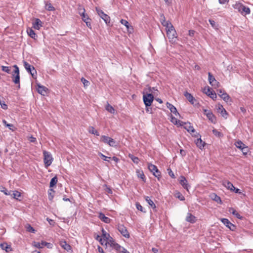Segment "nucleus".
Wrapping results in <instances>:
<instances>
[{"instance_id": "1", "label": "nucleus", "mask_w": 253, "mask_h": 253, "mask_svg": "<svg viewBox=\"0 0 253 253\" xmlns=\"http://www.w3.org/2000/svg\"><path fill=\"white\" fill-rule=\"evenodd\" d=\"M233 6L235 9H237L242 14H249L251 12L250 8L244 5L241 3L236 2Z\"/></svg>"}, {"instance_id": "2", "label": "nucleus", "mask_w": 253, "mask_h": 253, "mask_svg": "<svg viewBox=\"0 0 253 253\" xmlns=\"http://www.w3.org/2000/svg\"><path fill=\"white\" fill-rule=\"evenodd\" d=\"M43 155L44 164L45 167L47 168L52 164L53 159L51 154L49 152L44 151Z\"/></svg>"}, {"instance_id": "3", "label": "nucleus", "mask_w": 253, "mask_h": 253, "mask_svg": "<svg viewBox=\"0 0 253 253\" xmlns=\"http://www.w3.org/2000/svg\"><path fill=\"white\" fill-rule=\"evenodd\" d=\"M14 70L12 74L13 82L15 84H18V88H20V75H19V70L18 67L16 65L13 66Z\"/></svg>"}, {"instance_id": "4", "label": "nucleus", "mask_w": 253, "mask_h": 253, "mask_svg": "<svg viewBox=\"0 0 253 253\" xmlns=\"http://www.w3.org/2000/svg\"><path fill=\"white\" fill-rule=\"evenodd\" d=\"M101 141L111 147H116L117 146L116 142L113 138L106 135L101 136Z\"/></svg>"}, {"instance_id": "5", "label": "nucleus", "mask_w": 253, "mask_h": 253, "mask_svg": "<svg viewBox=\"0 0 253 253\" xmlns=\"http://www.w3.org/2000/svg\"><path fill=\"white\" fill-rule=\"evenodd\" d=\"M143 99L146 107L150 106L154 100V96L151 93L144 94Z\"/></svg>"}, {"instance_id": "6", "label": "nucleus", "mask_w": 253, "mask_h": 253, "mask_svg": "<svg viewBox=\"0 0 253 253\" xmlns=\"http://www.w3.org/2000/svg\"><path fill=\"white\" fill-rule=\"evenodd\" d=\"M24 66L27 71L30 73L34 78H36L37 76V71L35 68L26 61H24Z\"/></svg>"}, {"instance_id": "7", "label": "nucleus", "mask_w": 253, "mask_h": 253, "mask_svg": "<svg viewBox=\"0 0 253 253\" xmlns=\"http://www.w3.org/2000/svg\"><path fill=\"white\" fill-rule=\"evenodd\" d=\"M96 10L98 15L104 21L106 24H108L110 22V17L104 13V12L98 7H96Z\"/></svg>"}, {"instance_id": "8", "label": "nucleus", "mask_w": 253, "mask_h": 253, "mask_svg": "<svg viewBox=\"0 0 253 253\" xmlns=\"http://www.w3.org/2000/svg\"><path fill=\"white\" fill-rule=\"evenodd\" d=\"M109 245L111 247L114 248L116 250L121 249V246L115 242L112 237H110L108 240H107L104 243V245Z\"/></svg>"}, {"instance_id": "9", "label": "nucleus", "mask_w": 253, "mask_h": 253, "mask_svg": "<svg viewBox=\"0 0 253 253\" xmlns=\"http://www.w3.org/2000/svg\"><path fill=\"white\" fill-rule=\"evenodd\" d=\"M185 97L186 98V99L190 102L191 104H192L193 106L195 107H198L199 105V102L197 100H196L193 96L192 95L186 91L184 92V94Z\"/></svg>"}, {"instance_id": "10", "label": "nucleus", "mask_w": 253, "mask_h": 253, "mask_svg": "<svg viewBox=\"0 0 253 253\" xmlns=\"http://www.w3.org/2000/svg\"><path fill=\"white\" fill-rule=\"evenodd\" d=\"M166 31L167 36L170 41L176 38V32L173 26H170V27L167 29Z\"/></svg>"}, {"instance_id": "11", "label": "nucleus", "mask_w": 253, "mask_h": 253, "mask_svg": "<svg viewBox=\"0 0 253 253\" xmlns=\"http://www.w3.org/2000/svg\"><path fill=\"white\" fill-rule=\"evenodd\" d=\"M117 229L124 237L127 238H128L130 237L126 228L123 224H119L117 225Z\"/></svg>"}, {"instance_id": "12", "label": "nucleus", "mask_w": 253, "mask_h": 253, "mask_svg": "<svg viewBox=\"0 0 253 253\" xmlns=\"http://www.w3.org/2000/svg\"><path fill=\"white\" fill-rule=\"evenodd\" d=\"M204 114L207 117L209 120L212 123H216V118L213 113L209 110L204 109Z\"/></svg>"}, {"instance_id": "13", "label": "nucleus", "mask_w": 253, "mask_h": 253, "mask_svg": "<svg viewBox=\"0 0 253 253\" xmlns=\"http://www.w3.org/2000/svg\"><path fill=\"white\" fill-rule=\"evenodd\" d=\"M221 222L231 231H234L236 229V226L232 224L228 219L222 218Z\"/></svg>"}, {"instance_id": "14", "label": "nucleus", "mask_w": 253, "mask_h": 253, "mask_svg": "<svg viewBox=\"0 0 253 253\" xmlns=\"http://www.w3.org/2000/svg\"><path fill=\"white\" fill-rule=\"evenodd\" d=\"M208 80L211 85L214 87L218 86L219 82L215 80V78L210 72L208 73Z\"/></svg>"}, {"instance_id": "15", "label": "nucleus", "mask_w": 253, "mask_h": 253, "mask_svg": "<svg viewBox=\"0 0 253 253\" xmlns=\"http://www.w3.org/2000/svg\"><path fill=\"white\" fill-rule=\"evenodd\" d=\"M204 92L211 98L214 100L216 98V94L214 91H212L211 88L208 87H205L204 90Z\"/></svg>"}, {"instance_id": "16", "label": "nucleus", "mask_w": 253, "mask_h": 253, "mask_svg": "<svg viewBox=\"0 0 253 253\" xmlns=\"http://www.w3.org/2000/svg\"><path fill=\"white\" fill-rule=\"evenodd\" d=\"M102 238H100L99 242L102 245H104V242L111 237L110 234L107 233L105 230L102 228Z\"/></svg>"}, {"instance_id": "17", "label": "nucleus", "mask_w": 253, "mask_h": 253, "mask_svg": "<svg viewBox=\"0 0 253 253\" xmlns=\"http://www.w3.org/2000/svg\"><path fill=\"white\" fill-rule=\"evenodd\" d=\"M179 183L184 189H186L187 191H188V189L190 186L189 185L187 179L184 176H180Z\"/></svg>"}, {"instance_id": "18", "label": "nucleus", "mask_w": 253, "mask_h": 253, "mask_svg": "<svg viewBox=\"0 0 253 253\" xmlns=\"http://www.w3.org/2000/svg\"><path fill=\"white\" fill-rule=\"evenodd\" d=\"M37 91L39 93L43 96L47 93V91L48 89L46 87L40 84H37Z\"/></svg>"}, {"instance_id": "19", "label": "nucleus", "mask_w": 253, "mask_h": 253, "mask_svg": "<svg viewBox=\"0 0 253 253\" xmlns=\"http://www.w3.org/2000/svg\"><path fill=\"white\" fill-rule=\"evenodd\" d=\"M161 21L162 24L166 27V30L169 28L170 26H173L170 22L166 21L165 17L163 15L161 16Z\"/></svg>"}, {"instance_id": "20", "label": "nucleus", "mask_w": 253, "mask_h": 253, "mask_svg": "<svg viewBox=\"0 0 253 253\" xmlns=\"http://www.w3.org/2000/svg\"><path fill=\"white\" fill-rule=\"evenodd\" d=\"M185 220L188 222L194 223L196 221V217L191 213L188 212L186 217Z\"/></svg>"}, {"instance_id": "21", "label": "nucleus", "mask_w": 253, "mask_h": 253, "mask_svg": "<svg viewBox=\"0 0 253 253\" xmlns=\"http://www.w3.org/2000/svg\"><path fill=\"white\" fill-rule=\"evenodd\" d=\"M184 128L189 132L194 133L195 132V129L193 128L190 123L187 122L186 123H184Z\"/></svg>"}, {"instance_id": "22", "label": "nucleus", "mask_w": 253, "mask_h": 253, "mask_svg": "<svg viewBox=\"0 0 253 253\" xmlns=\"http://www.w3.org/2000/svg\"><path fill=\"white\" fill-rule=\"evenodd\" d=\"M223 185H224L227 189L230 190V191L234 190L235 187L230 181L228 180H224L223 181Z\"/></svg>"}, {"instance_id": "23", "label": "nucleus", "mask_w": 253, "mask_h": 253, "mask_svg": "<svg viewBox=\"0 0 253 253\" xmlns=\"http://www.w3.org/2000/svg\"><path fill=\"white\" fill-rule=\"evenodd\" d=\"M217 110L218 112H220L222 116L224 118H227V112L226 110L223 108V106L220 104H218Z\"/></svg>"}, {"instance_id": "24", "label": "nucleus", "mask_w": 253, "mask_h": 253, "mask_svg": "<svg viewBox=\"0 0 253 253\" xmlns=\"http://www.w3.org/2000/svg\"><path fill=\"white\" fill-rule=\"evenodd\" d=\"M42 22L40 19L36 18L35 21L33 23V27L37 30H39L42 26Z\"/></svg>"}, {"instance_id": "25", "label": "nucleus", "mask_w": 253, "mask_h": 253, "mask_svg": "<svg viewBox=\"0 0 253 253\" xmlns=\"http://www.w3.org/2000/svg\"><path fill=\"white\" fill-rule=\"evenodd\" d=\"M98 218L102 221L106 223H109L111 221V219L106 216L103 213L100 212L99 214Z\"/></svg>"}, {"instance_id": "26", "label": "nucleus", "mask_w": 253, "mask_h": 253, "mask_svg": "<svg viewBox=\"0 0 253 253\" xmlns=\"http://www.w3.org/2000/svg\"><path fill=\"white\" fill-rule=\"evenodd\" d=\"M228 211L231 213L235 215L237 218L240 219H243V216H241L234 208H230Z\"/></svg>"}, {"instance_id": "27", "label": "nucleus", "mask_w": 253, "mask_h": 253, "mask_svg": "<svg viewBox=\"0 0 253 253\" xmlns=\"http://www.w3.org/2000/svg\"><path fill=\"white\" fill-rule=\"evenodd\" d=\"M148 168L149 170L152 173H155V172L159 173V170L158 169L157 167L155 165H153L152 164H150V163L148 164Z\"/></svg>"}, {"instance_id": "28", "label": "nucleus", "mask_w": 253, "mask_h": 253, "mask_svg": "<svg viewBox=\"0 0 253 253\" xmlns=\"http://www.w3.org/2000/svg\"><path fill=\"white\" fill-rule=\"evenodd\" d=\"M167 107L170 110L171 112L173 113L174 114L176 115L177 114H178V113L177 111L176 108L170 103H167Z\"/></svg>"}, {"instance_id": "29", "label": "nucleus", "mask_w": 253, "mask_h": 253, "mask_svg": "<svg viewBox=\"0 0 253 253\" xmlns=\"http://www.w3.org/2000/svg\"><path fill=\"white\" fill-rule=\"evenodd\" d=\"M219 95L226 102L231 101L230 97L225 91H223V93L219 94Z\"/></svg>"}, {"instance_id": "30", "label": "nucleus", "mask_w": 253, "mask_h": 253, "mask_svg": "<svg viewBox=\"0 0 253 253\" xmlns=\"http://www.w3.org/2000/svg\"><path fill=\"white\" fill-rule=\"evenodd\" d=\"M195 143L197 146L201 149L204 147L205 144V142H203L202 140L201 137H199L197 139V140L195 141Z\"/></svg>"}, {"instance_id": "31", "label": "nucleus", "mask_w": 253, "mask_h": 253, "mask_svg": "<svg viewBox=\"0 0 253 253\" xmlns=\"http://www.w3.org/2000/svg\"><path fill=\"white\" fill-rule=\"evenodd\" d=\"M60 245L65 250L69 251L71 250V246L64 241H61L60 242Z\"/></svg>"}, {"instance_id": "32", "label": "nucleus", "mask_w": 253, "mask_h": 253, "mask_svg": "<svg viewBox=\"0 0 253 253\" xmlns=\"http://www.w3.org/2000/svg\"><path fill=\"white\" fill-rule=\"evenodd\" d=\"M0 246L3 250H5L6 252H9L12 250L10 246L7 245V243H2L0 244Z\"/></svg>"}, {"instance_id": "33", "label": "nucleus", "mask_w": 253, "mask_h": 253, "mask_svg": "<svg viewBox=\"0 0 253 253\" xmlns=\"http://www.w3.org/2000/svg\"><path fill=\"white\" fill-rule=\"evenodd\" d=\"M145 199L147 203L151 206L153 209H156V207L153 201L148 196H145Z\"/></svg>"}, {"instance_id": "34", "label": "nucleus", "mask_w": 253, "mask_h": 253, "mask_svg": "<svg viewBox=\"0 0 253 253\" xmlns=\"http://www.w3.org/2000/svg\"><path fill=\"white\" fill-rule=\"evenodd\" d=\"M27 33L28 35L33 39H36L37 37L34 31L32 29L29 28L27 29Z\"/></svg>"}, {"instance_id": "35", "label": "nucleus", "mask_w": 253, "mask_h": 253, "mask_svg": "<svg viewBox=\"0 0 253 253\" xmlns=\"http://www.w3.org/2000/svg\"><path fill=\"white\" fill-rule=\"evenodd\" d=\"M105 109L108 112L112 114H114L115 113V110L114 108L109 103H107L106 105Z\"/></svg>"}, {"instance_id": "36", "label": "nucleus", "mask_w": 253, "mask_h": 253, "mask_svg": "<svg viewBox=\"0 0 253 253\" xmlns=\"http://www.w3.org/2000/svg\"><path fill=\"white\" fill-rule=\"evenodd\" d=\"M81 15L82 16V18L83 20L86 22L88 20H90V19L89 18L87 14L85 13V9L83 8V12L82 13H80Z\"/></svg>"}, {"instance_id": "37", "label": "nucleus", "mask_w": 253, "mask_h": 253, "mask_svg": "<svg viewBox=\"0 0 253 253\" xmlns=\"http://www.w3.org/2000/svg\"><path fill=\"white\" fill-rule=\"evenodd\" d=\"M49 243L42 241V243L37 242L35 244V246L38 248H42L43 247L46 246Z\"/></svg>"}, {"instance_id": "38", "label": "nucleus", "mask_w": 253, "mask_h": 253, "mask_svg": "<svg viewBox=\"0 0 253 253\" xmlns=\"http://www.w3.org/2000/svg\"><path fill=\"white\" fill-rule=\"evenodd\" d=\"M58 181V179L56 176H54L51 179L50 181L49 186L50 187H53L55 186Z\"/></svg>"}, {"instance_id": "39", "label": "nucleus", "mask_w": 253, "mask_h": 253, "mask_svg": "<svg viewBox=\"0 0 253 253\" xmlns=\"http://www.w3.org/2000/svg\"><path fill=\"white\" fill-rule=\"evenodd\" d=\"M211 198L218 203L221 204L222 203V201L221 200L220 197L215 194L212 195Z\"/></svg>"}, {"instance_id": "40", "label": "nucleus", "mask_w": 253, "mask_h": 253, "mask_svg": "<svg viewBox=\"0 0 253 253\" xmlns=\"http://www.w3.org/2000/svg\"><path fill=\"white\" fill-rule=\"evenodd\" d=\"M137 175L138 177H140L141 178L143 181H145V177L143 173V172L142 170H137L136 171Z\"/></svg>"}, {"instance_id": "41", "label": "nucleus", "mask_w": 253, "mask_h": 253, "mask_svg": "<svg viewBox=\"0 0 253 253\" xmlns=\"http://www.w3.org/2000/svg\"><path fill=\"white\" fill-rule=\"evenodd\" d=\"M45 9L48 11H54L55 8L50 3L46 2L45 3Z\"/></svg>"}, {"instance_id": "42", "label": "nucleus", "mask_w": 253, "mask_h": 253, "mask_svg": "<svg viewBox=\"0 0 253 253\" xmlns=\"http://www.w3.org/2000/svg\"><path fill=\"white\" fill-rule=\"evenodd\" d=\"M235 145L236 147L241 150L244 147V146H245V145L241 141L236 142Z\"/></svg>"}, {"instance_id": "43", "label": "nucleus", "mask_w": 253, "mask_h": 253, "mask_svg": "<svg viewBox=\"0 0 253 253\" xmlns=\"http://www.w3.org/2000/svg\"><path fill=\"white\" fill-rule=\"evenodd\" d=\"M54 193V191L52 189H49V191H48V199L50 201L52 200V199L54 197V194H53Z\"/></svg>"}, {"instance_id": "44", "label": "nucleus", "mask_w": 253, "mask_h": 253, "mask_svg": "<svg viewBox=\"0 0 253 253\" xmlns=\"http://www.w3.org/2000/svg\"><path fill=\"white\" fill-rule=\"evenodd\" d=\"M21 196V193L18 191H14L13 192V198L18 200V197Z\"/></svg>"}, {"instance_id": "45", "label": "nucleus", "mask_w": 253, "mask_h": 253, "mask_svg": "<svg viewBox=\"0 0 253 253\" xmlns=\"http://www.w3.org/2000/svg\"><path fill=\"white\" fill-rule=\"evenodd\" d=\"M136 207L138 210H139L143 212H146V211L144 210V209L142 207V206L139 203H136Z\"/></svg>"}, {"instance_id": "46", "label": "nucleus", "mask_w": 253, "mask_h": 253, "mask_svg": "<svg viewBox=\"0 0 253 253\" xmlns=\"http://www.w3.org/2000/svg\"><path fill=\"white\" fill-rule=\"evenodd\" d=\"M175 197L180 201H184L185 200L184 197L180 192L176 193L175 194Z\"/></svg>"}, {"instance_id": "47", "label": "nucleus", "mask_w": 253, "mask_h": 253, "mask_svg": "<svg viewBox=\"0 0 253 253\" xmlns=\"http://www.w3.org/2000/svg\"><path fill=\"white\" fill-rule=\"evenodd\" d=\"M99 155L100 156V157L104 160L106 161H109V159H111V157H107L103 155V154L99 153Z\"/></svg>"}, {"instance_id": "48", "label": "nucleus", "mask_w": 253, "mask_h": 253, "mask_svg": "<svg viewBox=\"0 0 253 253\" xmlns=\"http://www.w3.org/2000/svg\"><path fill=\"white\" fill-rule=\"evenodd\" d=\"M212 133L216 136L220 137L222 135L221 133L215 129L212 130Z\"/></svg>"}, {"instance_id": "49", "label": "nucleus", "mask_w": 253, "mask_h": 253, "mask_svg": "<svg viewBox=\"0 0 253 253\" xmlns=\"http://www.w3.org/2000/svg\"><path fill=\"white\" fill-rule=\"evenodd\" d=\"M2 70L7 73H10V70L9 68V67L7 66H2Z\"/></svg>"}, {"instance_id": "50", "label": "nucleus", "mask_w": 253, "mask_h": 253, "mask_svg": "<svg viewBox=\"0 0 253 253\" xmlns=\"http://www.w3.org/2000/svg\"><path fill=\"white\" fill-rule=\"evenodd\" d=\"M121 23L123 25H125L127 29L128 28V27H129V23H128V22L126 20H124V19H122L121 20Z\"/></svg>"}, {"instance_id": "51", "label": "nucleus", "mask_w": 253, "mask_h": 253, "mask_svg": "<svg viewBox=\"0 0 253 253\" xmlns=\"http://www.w3.org/2000/svg\"><path fill=\"white\" fill-rule=\"evenodd\" d=\"M81 81L83 83V84H84V86L88 85L89 82L87 80H86L85 79H84V78H82L81 79Z\"/></svg>"}, {"instance_id": "52", "label": "nucleus", "mask_w": 253, "mask_h": 253, "mask_svg": "<svg viewBox=\"0 0 253 253\" xmlns=\"http://www.w3.org/2000/svg\"><path fill=\"white\" fill-rule=\"evenodd\" d=\"M171 122L174 124L178 125V122H180V120H178L175 117L172 116L171 118Z\"/></svg>"}, {"instance_id": "53", "label": "nucleus", "mask_w": 253, "mask_h": 253, "mask_svg": "<svg viewBox=\"0 0 253 253\" xmlns=\"http://www.w3.org/2000/svg\"><path fill=\"white\" fill-rule=\"evenodd\" d=\"M27 230L28 231L31 232V233H34L35 231L34 228L32 227L30 225H28V226L27 227Z\"/></svg>"}, {"instance_id": "54", "label": "nucleus", "mask_w": 253, "mask_h": 253, "mask_svg": "<svg viewBox=\"0 0 253 253\" xmlns=\"http://www.w3.org/2000/svg\"><path fill=\"white\" fill-rule=\"evenodd\" d=\"M242 152H243L244 155L247 154L248 152V148L247 146H244V147L241 149Z\"/></svg>"}, {"instance_id": "55", "label": "nucleus", "mask_w": 253, "mask_h": 253, "mask_svg": "<svg viewBox=\"0 0 253 253\" xmlns=\"http://www.w3.org/2000/svg\"><path fill=\"white\" fill-rule=\"evenodd\" d=\"M131 160L134 163H136V164H138L139 161V159L136 157H134V156H132L131 157Z\"/></svg>"}, {"instance_id": "56", "label": "nucleus", "mask_w": 253, "mask_h": 253, "mask_svg": "<svg viewBox=\"0 0 253 253\" xmlns=\"http://www.w3.org/2000/svg\"><path fill=\"white\" fill-rule=\"evenodd\" d=\"M96 130L93 126H89L88 128V132L91 134H93L94 131Z\"/></svg>"}, {"instance_id": "57", "label": "nucleus", "mask_w": 253, "mask_h": 253, "mask_svg": "<svg viewBox=\"0 0 253 253\" xmlns=\"http://www.w3.org/2000/svg\"><path fill=\"white\" fill-rule=\"evenodd\" d=\"M209 21L213 28L216 27V23L214 20H211V19H209Z\"/></svg>"}, {"instance_id": "58", "label": "nucleus", "mask_w": 253, "mask_h": 253, "mask_svg": "<svg viewBox=\"0 0 253 253\" xmlns=\"http://www.w3.org/2000/svg\"><path fill=\"white\" fill-rule=\"evenodd\" d=\"M118 251L122 253H129L128 251H127L126 249L122 247H121V249L119 250Z\"/></svg>"}, {"instance_id": "59", "label": "nucleus", "mask_w": 253, "mask_h": 253, "mask_svg": "<svg viewBox=\"0 0 253 253\" xmlns=\"http://www.w3.org/2000/svg\"><path fill=\"white\" fill-rule=\"evenodd\" d=\"M168 170L169 171V176L173 178H175L174 174L172 170L170 169H168Z\"/></svg>"}, {"instance_id": "60", "label": "nucleus", "mask_w": 253, "mask_h": 253, "mask_svg": "<svg viewBox=\"0 0 253 253\" xmlns=\"http://www.w3.org/2000/svg\"><path fill=\"white\" fill-rule=\"evenodd\" d=\"M153 174L156 177H157L158 180H160V178H161V172L160 171L159 173L155 172L153 173Z\"/></svg>"}, {"instance_id": "61", "label": "nucleus", "mask_w": 253, "mask_h": 253, "mask_svg": "<svg viewBox=\"0 0 253 253\" xmlns=\"http://www.w3.org/2000/svg\"><path fill=\"white\" fill-rule=\"evenodd\" d=\"M6 126L10 130L14 131V126L12 124H8V125H6Z\"/></svg>"}, {"instance_id": "62", "label": "nucleus", "mask_w": 253, "mask_h": 253, "mask_svg": "<svg viewBox=\"0 0 253 253\" xmlns=\"http://www.w3.org/2000/svg\"><path fill=\"white\" fill-rule=\"evenodd\" d=\"M193 133V134H192L193 136H194L197 138L201 137V135L199 133L195 131L194 133Z\"/></svg>"}, {"instance_id": "63", "label": "nucleus", "mask_w": 253, "mask_h": 253, "mask_svg": "<svg viewBox=\"0 0 253 253\" xmlns=\"http://www.w3.org/2000/svg\"><path fill=\"white\" fill-rule=\"evenodd\" d=\"M195 31L194 30L189 31V35L191 37H193L194 35Z\"/></svg>"}, {"instance_id": "64", "label": "nucleus", "mask_w": 253, "mask_h": 253, "mask_svg": "<svg viewBox=\"0 0 253 253\" xmlns=\"http://www.w3.org/2000/svg\"><path fill=\"white\" fill-rule=\"evenodd\" d=\"M86 23V26L90 29H91V23L88 20L87 21H86V22H85Z\"/></svg>"}]
</instances>
